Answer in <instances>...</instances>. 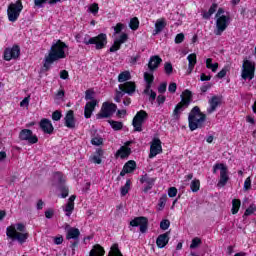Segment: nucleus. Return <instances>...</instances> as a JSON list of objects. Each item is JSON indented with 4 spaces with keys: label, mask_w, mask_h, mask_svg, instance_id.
I'll return each mask as SVG.
<instances>
[{
    "label": "nucleus",
    "mask_w": 256,
    "mask_h": 256,
    "mask_svg": "<svg viewBox=\"0 0 256 256\" xmlns=\"http://www.w3.org/2000/svg\"><path fill=\"white\" fill-rule=\"evenodd\" d=\"M163 63V59L159 57V55H154L150 57L148 62V69L151 73L145 72L144 73V81L146 83L145 89L143 91L144 95H148V99L150 103L153 105L155 99H157V93L151 89L153 85V81H155V76H153V71H157L159 69V65Z\"/></svg>",
    "instance_id": "f257e3e1"
},
{
    "label": "nucleus",
    "mask_w": 256,
    "mask_h": 256,
    "mask_svg": "<svg viewBox=\"0 0 256 256\" xmlns=\"http://www.w3.org/2000/svg\"><path fill=\"white\" fill-rule=\"evenodd\" d=\"M65 49H67V44L61 40H57L52 43L48 55L44 58L43 67L45 71H49V69H51V65H53L55 61L65 59L67 57V55H65Z\"/></svg>",
    "instance_id": "f03ea898"
},
{
    "label": "nucleus",
    "mask_w": 256,
    "mask_h": 256,
    "mask_svg": "<svg viewBox=\"0 0 256 256\" xmlns=\"http://www.w3.org/2000/svg\"><path fill=\"white\" fill-rule=\"evenodd\" d=\"M207 121V115L201 112L199 106H195L188 115V127L190 131L202 129Z\"/></svg>",
    "instance_id": "7ed1b4c3"
},
{
    "label": "nucleus",
    "mask_w": 256,
    "mask_h": 256,
    "mask_svg": "<svg viewBox=\"0 0 256 256\" xmlns=\"http://www.w3.org/2000/svg\"><path fill=\"white\" fill-rule=\"evenodd\" d=\"M181 101L175 106L173 110L172 116L175 119H179L181 117V113H183L184 110L191 105V101L193 99V92H191L189 89H186L181 95H180Z\"/></svg>",
    "instance_id": "20e7f679"
},
{
    "label": "nucleus",
    "mask_w": 256,
    "mask_h": 256,
    "mask_svg": "<svg viewBox=\"0 0 256 256\" xmlns=\"http://www.w3.org/2000/svg\"><path fill=\"white\" fill-rule=\"evenodd\" d=\"M83 43L84 45H95V49L97 50L104 49L107 45V34L100 33L96 37H90L86 34Z\"/></svg>",
    "instance_id": "39448f33"
},
{
    "label": "nucleus",
    "mask_w": 256,
    "mask_h": 256,
    "mask_svg": "<svg viewBox=\"0 0 256 256\" xmlns=\"http://www.w3.org/2000/svg\"><path fill=\"white\" fill-rule=\"evenodd\" d=\"M6 236L8 237V239H12V241H18L20 245H23V243H27V239H29V233L17 232L15 226H9L6 228Z\"/></svg>",
    "instance_id": "423d86ee"
},
{
    "label": "nucleus",
    "mask_w": 256,
    "mask_h": 256,
    "mask_svg": "<svg viewBox=\"0 0 256 256\" xmlns=\"http://www.w3.org/2000/svg\"><path fill=\"white\" fill-rule=\"evenodd\" d=\"M94 94L95 92L91 90H86L85 92V100L90 101V102H87L84 107L85 119H91V115H93V112L95 111V107H97V100L93 99Z\"/></svg>",
    "instance_id": "0eeeda50"
},
{
    "label": "nucleus",
    "mask_w": 256,
    "mask_h": 256,
    "mask_svg": "<svg viewBox=\"0 0 256 256\" xmlns=\"http://www.w3.org/2000/svg\"><path fill=\"white\" fill-rule=\"evenodd\" d=\"M242 79L244 81H252V79L255 78V62H251V60L244 59L242 64V73H241Z\"/></svg>",
    "instance_id": "6e6552de"
},
{
    "label": "nucleus",
    "mask_w": 256,
    "mask_h": 256,
    "mask_svg": "<svg viewBox=\"0 0 256 256\" xmlns=\"http://www.w3.org/2000/svg\"><path fill=\"white\" fill-rule=\"evenodd\" d=\"M21 11H23V4L21 1L18 0L16 3H11L7 9L8 21L15 23V21L19 19Z\"/></svg>",
    "instance_id": "1a4fd4ad"
},
{
    "label": "nucleus",
    "mask_w": 256,
    "mask_h": 256,
    "mask_svg": "<svg viewBox=\"0 0 256 256\" xmlns=\"http://www.w3.org/2000/svg\"><path fill=\"white\" fill-rule=\"evenodd\" d=\"M117 111V104L104 102L100 113L96 114V119H109Z\"/></svg>",
    "instance_id": "9d476101"
},
{
    "label": "nucleus",
    "mask_w": 256,
    "mask_h": 256,
    "mask_svg": "<svg viewBox=\"0 0 256 256\" xmlns=\"http://www.w3.org/2000/svg\"><path fill=\"white\" fill-rule=\"evenodd\" d=\"M148 117L149 115L145 110H140L139 112H137L132 120L134 131H138L139 133H141V131H143V123L147 121Z\"/></svg>",
    "instance_id": "9b49d317"
},
{
    "label": "nucleus",
    "mask_w": 256,
    "mask_h": 256,
    "mask_svg": "<svg viewBox=\"0 0 256 256\" xmlns=\"http://www.w3.org/2000/svg\"><path fill=\"white\" fill-rule=\"evenodd\" d=\"M19 139L20 141H27L29 145L39 143V138H37V135L33 134L31 129H22L19 133Z\"/></svg>",
    "instance_id": "f8f14e48"
},
{
    "label": "nucleus",
    "mask_w": 256,
    "mask_h": 256,
    "mask_svg": "<svg viewBox=\"0 0 256 256\" xmlns=\"http://www.w3.org/2000/svg\"><path fill=\"white\" fill-rule=\"evenodd\" d=\"M231 18L229 16L222 15L216 19V30L214 31L215 35H222L223 31L229 27V22Z\"/></svg>",
    "instance_id": "ddd939ff"
},
{
    "label": "nucleus",
    "mask_w": 256,
    "mask_h": 256,
    "mask_svg": "<svg viewBox=\"0 0 256 256\" xmlns=\"http://www.w3.org/2000/svg\"><path fill=\"white\" fill-rule=\"evenodd\" d=\"M131 227H140V232L147 233V227L149 225V221L147 218L141 216L136 217L132 221H130Z\"/></svg>",
    "instance_id": "4468645a"
},
{
    "label": "nucleus",
    "mask_w": 256,
    "mask_h": 256,
    "mask_svg": "<svg viewBox=\"0 0 256 256\" xmlns=\"http://www.w3.org/2000/svg\"><path fill=\"white\" fill-rule=\"evenodd\" d=\"M159 153H163V147L161 146V140L159 138H154L150 146L149 159L157 157Z\"/></svg>",
    "instance_id": "2eb2a0df"
},
{
    "label": "nucleus",
    "mask_w": 256,
    "mask_h": 256,
    "mask_svg": "<svg viewBox=\"0 0 256 256\" xmlns=\"http://www.w3.org/2000/svg\"><path fill=\"white\" fill-rule=\"evenodd\" d=\"M118 89L124 92V95H129L130 97L135 95V91L137 90V85L135 82H124L118 86Z\"/></svg>",
    "instance_id": "dca6fc26"
},
{
    "label": "nucleus",
    "mask_w": 256,
    "mask_h": 256,
    "mask_svg": "<svg viewBox=\"0 0 256 256\" xmlns=\"http://www.w3.org/2000/svg\"><path fill=\"white\" fill-rule=\"evenodd\" d=\"M21 53L19 46L15 45L12 48H6L4 50V61H11V59H17Z\"/></svg>",
    "instance_id": "f3484780"
},
{
    "label": "nucleus",
    "mask_w": 256,
    "mask_h": 256,
    "mask_svg": "<svg viewBox=\"0 0 256 256\" xmlns=\"http://www.w3.org/2000/svg\"><path fill=\"white\" fill-rule=\"evenodd\" d=\"M209 107L207 108V114L211 115V113H215L217 111V107L221 105V97L212 96L211 99L208 100Z\"/></svg>",
    "instance_id": "a211bd4d"
},
{
    "label": "nucleus",
    "mask_w": 256,
    "mask_h": 256,
    "mask_svg": "<svg viewBox=\"0 0 256 256\" xmlns=\"http://www.w3.org/2000/svg\"><path fill=\"white\" fill-rule=\"evenodd\" d=\"M40 129H42V131L44 133H47L48 135H51V133H53L54 128H53V124L51 123V120L44 118L40 121Z\"/></svg>",
    "instance_id": "6ab92c4d"
},
{
    "label": "nucleus",
    "mask_w": 256,
    "mask_h": 256,
    "mask_svg": "<svg viewBox=\"0 0 256 256\" xmlns=\"http://www.w3.org/2000/svg\"><path fill=\"white\" fill-rule=\"evenodd\" d=\"M168 243H169V232L160 234L156 239V245H157L158 249L165 248Z\"/></svg>",
    "instance_id": "aec40b11"
},
{
    "label": "nucleus",
    "mask_w": 256,
    "mask_h": 256,
    "mask_svg": "<svg viewBox=\"0 0 256 256\" xmlns=\"http://www.w3.org/2000/svg\"><path fill=\"white\" fill-rule=\"evenodd\" d=\"M228 173H229V170L227 169L226 166H224V168H222V171H220V179L217 184L218 187H225V185H227L229 181Z\"/></svg>",
    "instance_id": "412c9836"
},
{
    "label": "nucleus",
    "mask_w": 256,
    "mask_h": 256,
    "mask_svg": "<svg viewBox=\"0 0 256 256\" xmlns=\"http://www.w3.org/2000/svg\"><path fill=\"white\" fill-rule=\"evenodd\" d=\"M64 119L65 125L68 129H75V116L73 110H69Z\"/></svg>",
    "instance_id": "4be33fe9"
},
{
    "label": "nucleus",
    "mask_w": 256,
    "mask_h": 256,
    "mask_svg": "<svg viewBox=\"0 0 256 256\" xmlns=\"http://www.w3.org/2000/svg\"><path fill=\"white\" fill-rule=\"evenodd\" d=\"M188 60V70L187 73L188 75H191L193 73V69H195V65H197V54L192 53L187 56Z\"/></svg>",
    "instance_id": "5701e85b"
},
{
    "label": "nucleus",
    "mask_w": 256,
    "mask_h": 256,
    "mask_svg": "<svg viewBox=\"0 0 256 256\" xmlns=\"http://www.w3.org/2000/svg\"><path fill=\"white\" fill-rule=\"evenodd\" d=\"M80 235H81V231H79V228L71 227L67 230L66 239L68 241H70V239L77 241Z\"/></svg>",
    "instance_id": "b1692460"
},
{
    "label": "nucleus",
    "mask_w": 256,
    "mask_h": 256,
    "mask_svg": "<svg viewBox=\"0 0 256 256\" xmlns=\"http://www.w3.org/2000/svg\"><path fill=\"white\" fill-rule=\"evenodd\" d=\"M131 155V148L121 146L120 149L116 152V157H121V159H125Z\"/></svg>",
    "instance_id": "393cba45"
},
{
    "label": "nucleus",
    "mask_w": 256,
    "mask_h": 256,
    "mask_svg": "<svg viewBox=\"0 0 256 256\" xmlns=\"http://www.w3.org/2000/svg\"><path fill=\"white\" fill-rule=\"evenodd\" d=\"M101 157H103V150L97 149L95 154L90 156V161L92 163H95L96 165H101L102 163Z\"/></svg>",
    "instance_id": "a878e982"
},
{
    "label": "nucleus",
    "mask_w": 256,
    "mask_h": 256,
    "mask_svg": "<svg viewBox=\"0 0 256 256\" xmlns=\"http://www.w3.org/2000/svg\"><path fill=\"white\" fill-rule=\"evenodd\" d=\"M167 26V23H165L164 19H158L155 23V29L153 31V35H159L161 31H163V28Z\"/></svg>",
    "instance_id": "bb28decb"
},
{
    "label": "nucleus",
    "mask_w": 256,
    "mask_h": 256,
    "mask_svg": "<svg viewBox=\"0 0 256 256\" xmlns=\"http://www.w3.org/2000/svg\"><path fill=\"white\" fill-rule=\"evenodd\" d=\"M215 11H217V4H212L208 11H202V18L206 20L211 19V16L213 13H215Z\"/></svg>",
    "instance_id": "cd10ccee"
},
{
    "label": "nucleus",
    "mask_w": 256,
    "mask_h": 256,
    "mask_svg": "<svg viewBox=\"0 0 256 256\" xmlns=\"http://www.w3.org/2000/svg\"><path fill=\"white\" fill-rule=\"evenodd\" d=\"M123 168L125 169V171H127V173H133V171L137 169V162H135V160H130L125 163Z\"/></svg>",
    "instance_id": "c85d7f7f"
},
{
    "label": "nucleus",
    "mask_w": 256,
    "mask_h": 256,
    "mask_svg": "<svg viewBox=\"0 0 256 256\" xmlns=\"http://www.w3.org/2000/svg\"><path fill=\"white\" fill-rule=\"evenodd\" d=\"M131 79V72L124 71L118 75V82L119 83H127Z\"/></svg>",
    "instance_id": "c756f323"
},
{
    "label": "nucleus",
    "mask_w": 256,
    "mask_h": 256,
    "mask_svg": "<svg viewBox=\"0 0 256 256\" xmlns=\"http://www.w3.org/2000/svg\"><path fill=\"white\" fill-rule=\"evenodd\" d=\"M105 255V250L103 247L96 245L94 248L90 251V256H103Z\"/></svg>",
    "instance_id": "7c9ffc66"
},
{
    "label": "nucleus",
    "mask_w": 256,
    "mask_h": 256,
    "mask_svg": "<svg viewBox=\"0 0 256 256\" xmlns=\"http://www.w3.org/2000/svg\"><path fill=\"white\" fill-rule=\"evenodd\" d=\"M241 208V200L233 199L232 200V215H237L239 213V209Z\"/></svg>",
    "instance_id": "2f4dec72"
},
{
    "label": "nucleus",
    "mask_w": 256,
    "mask_h": 256,
    "mask_svg": "<svg viewBox=\"0 0 256 256\" xmlns=\"http://www.w3.org/2000/svg\"><path fill=\"white\" fill-rule=\"evenodd\" d=\"M155 181H157V178H151L148 174H144L140 178V183H147V185H155Z\"/></svg>",
    "instance_id": "473e14b6"
},
{
    "label": "nucleus",
    "mask_w": 256,
    "mask_h": 256,
    "mask_svg": "<svg viewBox=\"0 0 256 256\" xmlns=\"http://www.w3.org/2000/svg\"><path fill=\"white\" fill-rule=\"evenodd\" d=\"M206 67H207V69H211V71L213 73H215L217 71V69H219V64L218 63L213 64V59L207 58L206 59Z\"/></svg>",
    "instance_id": "72a5a7b5"
},
{
    "label": "nucleus",
    "mask_w": 256,
    "mask_h": 256,
    "mask_svg": "<svg viewBox=\"0 0 256 256\" xmlns=\"http://www.w3.org/2000/svg\"><path fill=\"white\" fill-rule=\"evenodd\" d=\"M108 123L114 131H121L123 129V122L108 120Z\"/></svg>",
    "instance_id": "f704fd0d"
},
{
    "label": "nucleus",
    "mask_w": 256,
    "mask_h": 256,
    "mask_svg": "<svg viewBox=\"0 0 256 256\" xmlns=\"http://www.w3.org/2000/svg\"><path fill=\"white\" fill-rule=\"evenodd\" d=\"M131 189V179H128L124 186L120 188V193L122 197H125L127 193H129V190Z\"/></svg>",
    "instance_id": "c9c22d12"
},
{
    "label": "nucleus",
    "mask_w": 256,
    "mask_h": 256,
    "mask_svg": "<svg viewBox=\"0 0 256 256\" xmlns=\"http://www.w3.org/2000/svg\"><path fill=\"white\" fill-rule=\"evenodd\" d=\"M165 205H167V194H163L158 202V211H163L165 209Z\"/></svg>",
    "instance_id": "e433bc0d"
},
{
    "label": "nucleus",
    "mask_w": 256,
    "mask_h": 256,
    "mask_svg": "<svg viewBox=\"0 0 256 256\" xmlns=\"http://www.w3.org/2000/svg\"><path fill=\"white\" fill-rule=\"evenodd\" d=\"M201 187V182L198 179L192 180L190 184V189L193 193H197Z\"/></svg>",
    "instance_id": "4c0bfd02"
},
{
    "label": "nucleus",
    "mask_w": 256,
    "mask_h": 256,
    "mask_svg": "<svg viewBox=\"0 0 256 256\" xmlns=\"http://www.w3.org/2000/svg\"><path fill=\"white\" fill-rule=\"evenodd\" d=\"M129 27L130 29H132V31H137L139 29V18L138 17L132 18L130 20Z\"/></svg>",
    "instance_id": "58836bf2"
},
{
    "label": "nucleus",
    "mask_w": 256,
    "mask_h": 256,
    "mask_svg": "<svg viewBox=\"0 0 256 256\" xmlns=\"http://www.w3.org/2000/svg\"><path fill=\"white\" fill-rule=\"evenodd\" d=\"M74 209H75V203L67 202L66 207L64 208L66 216L71 217V213H73Z\"/></svg>",
    "instance_id": "ea45409f"
},
{
    "label": "nucleus",
    "mask_w": 256,
    "mask_h": 256,
    "mask_svg": "<svg viewBox=\"0 0 256 256\" xmlns=\"http://www.w3.org/2000/svg\"><path fill=\"white\" fill-rule=\"evenodd\" d=\"M256 212V205L251 204L244 212L243 217H249V215H253Z\"/></svg>",
    "instance_id": "a19ab883"
},
{
    "label": "nucleus",
    "mask_w": 256,
    "mask_h": 256,
    "mask_svg": "<svg viewBox=\"0 0 256 256\" xmlns=\"http://www.w3.org/2000/svg\"><path fill=\"white\" fill-rule=\"evenodd\" d=\"M54 181H57L60 185H63V183H65V177H63L61 172H55Z\"/></svg>",
    "instance_id": "79ce46f5"
},
{
    "label": "nucleus",
    "mask_w": 256,
    "mask_h": 256,
    "mask_svg": "<svg viewBox=\"0 0 256 256\" xmlns=\"http://www.w3.org/2000/svg\"><path fill=\"white\" fill-rule=\"evenodd\" d=\"M129 39V36L127 34H122L120 35V37L118 39L115 40L116 43H118V45L121 47V45H123V43H127Z\"/></svg>",
    "instance_id": "37998d69"
},
{
    "label": "nucleus",
    "mask_w": 256,
    "mask_h": 256,
    "mask_svg": "<svg viewBox=\"0 0 256 256\" xmlns=\"http://www.w3.org/2000/svg\"><path fill=\"white\" fill-rule=\"evenodd\" d=\"M87 11L88 13H92L93 15H97V13H99V4L93 3L89 6Z\"/></svg>",
    "instance_id": "c03bdc74"
},
{
    "label": "nucleus",
    "mask_w": 256,
    "mask_h": 256,
    "mask_svg": "<svg viewBox=\"0 0 256 256\" xmlns=\"http://www.w3.org/2000/svg\"><path fill=\"white\" fill-rule=\"evenodd\" d=\"M125 95V92L121 91L119 88L116 90V95L114 97V101L116 103H121V99H123V96Z\"/></svg>",
    "instance_id": "a18cd8bd"
},
{
    "label": "nucleus",
    "mask_w": 256,
    "mask_h": 256,
    "mask_svg": "<svg viewBox=\"0 0 256 256\" xmlns=\"http://www.w3.org/2000/svg\"><path fill=\"white\" fill-rule=\"evenodd\" d=\"M59 189L61 191L62 199H65L69 196V188H67L65 185L62 184L61 186H59Z\"/></svg>",
    "instance_id": "49530a36"
},
{
    "label": "nucleus",
    "mask_w": 256,
    "mask_h": 256,
    "mask_svg": "<svg viewBox=\"0 0 256 256\" xmlns=\"http://www.w3.org/2000/svg\"><path fill=\"white\" fill-rule=\"evenodd\" d=\"M164 71L166 75H171V73H173V64H171V62H166L164 64Z\"/></svg>",
    "instance_id": "de8ad7c7"
},
{
    "label": "nucleus",
    "mask_w": 256,
    "mask_h": 256,
    "mask_svg": "<svg viewBox=\"0 0 256 256\" xmlns=\"http://www.w3.org/2000/svg\"><path fill=\"white\" fill-rule=\"evenodd\" d=\"M170 225H171V222L168 219L162 220L160 222V229H162V231H167Z\"/></svg>",
    "instance_id": "09e8293b"
},
{
    "label": "nucleus",
    "mask_w": 256,
    "mask_h": 256,
    "mask_svg": "<svg viewBox=\"0 0 256 256\" xmlns=\"http://www.w3.org/2000/svg\"><path fill=\"white\" fill-rule=\"evenodd\" d=\"M199 245H201V238L196 237V238L192 239L190 249H197V247H199Z\"/></svg>",
    "instance_id": "8fccbe9b"
},
{
    "label": "nucleus",
    "mask_w": 256,
    "mask_h": 256,
    "mask_svg": "<svg viewBox=\"0 0 256 256\" xmlns=\"http://www.w3.org/2000/svg\"><path fill=\"white\" fill-rule=\"evenodd\" d=\"M91 144L95 145L96 147H99V145H103V138H101V137H94L91 140Z\"/></svg>",
    "instance_id": "3c124183"
},
{
    "label": "nucleus",
    "mask_w": 256,
    "mask_h": 256,
    "mask_svg": "<svg viewBox=\"0 0 256 256\" xmlns=\"http://www.w3.org/2000/svg\"><path fill=\"white\" fill-rule=\"evenodd\" d=\"M228 71H229V67L226 66L220 72H218L216 77H218V79H223L227 75Z\"/></svg>",
    "instance_id": "603ef678"
},
{
    "label": "nucleus",
    "mask_w": 256,
    "mask_h": 256,
    "mask_svg": "<svg viewBox=\"0 0 256 256\" xmlns=\"http://www.w3.org/2000/svg\"><path fill=\"white\" fill-rule=\"evenodd\" d=\"M61 117H63V114H61L60 111L56 110L52 113V119L53 121H61Z\"/></svg>",
    "instance_id": "864d4df0"
},
{
    "label": "nucleus",
    "mask_w": 256,
    "mask_h": 256,
    "mask_svg": "<svg viewBox=\"0 0 256 256\" xmlns=\"http://www.w3.org/2000/svg\"><path fill=\"white\" fill-rule=\"evenodd\" d=\"M45 3H49V0H34L35 7H38V9L43 8Z\"/></svg>",
    "instance_id": "5fc2aeb1"
},
{
    "label": "nucleus",
    "mask_w": 256,
    "mask_h": 256,
    "mask_svg": "<svg viewBox=\"0 0 256 256\" xmlns=\"http://www.w3.org/2000/svg\"><path fill=\"white\" fill-rule=\"evenodd\" d=\"M223 168H225V164H223V163H217V164H215V165L213 166V173L215 174V173H217V171H219V170H220V172H222V171H223Z\"/></svg>",
    "instance_id": "6e6d98bb"
},
{
    "label": "nucleus",
    "mask_w": 256,
    "mask_h": 256,
    "mask_svg": "<svg viewBox=\"0 0 256 256\" xmlns=\"http://www.w3.org/2000/svg\"><path fill=\"white\" fill-rule=\"evenodd\" d=\"M174 41L177 45H179V43H181L182 41H185V34L183 33L177 34Z\"/></svg>",
    "instance_id": "4d7b16f0"
},
{
    "label": "nucleus",
    "mask_w": 256,
    "mask_h": 256,
    "mask_svg": "<svg viewBox=\"0 0 256 256\" xmlns=\"http://www.w3.org/2000/svg\"><path fill=\"white\" fill-rule=\"evenodd\" d=\"M119 49H121V46L114 41V44L110 47L109 51L110 53H115V51H119Z\"/></svg>",
    "instance_id": "13d9d810"
},
{
    "label": "nucleus",
    "mask_w": 256,
    "mask_h": 256,
    "mask_svg": "<svg viewBox=\"0 0 256 256\" xmlns=\"http://www.w3.org/2000/svg\"><path fill=\"white\" fill-rule=\"evenodd\" d=\"M168 196L169 197H177V188L175 187H170L168 189Z\"/></svg>",
    "instance_id": "bf43d9fd"
},
{
    "label": "nucleus",
    "mask_w": 256,
    "mask_h": 256,
    "mask_svg": "<svg viewBox=\"0 0 256 256\" xmlns=\"http://www.w3.org/2000/svg\"><path fill=\"white\" fill-rule=\"evenodd\" d=\"M251 189V177L246 178L244 182V191H249Z\"/></svg>",
    "instance_id": "052dcab7"
},
{
    "label": "nucleus",
    "mask_w": 256,
    "mask_h": 256,
    "mask_svg": "<svg viewBox=\"0 0 256 256\" xmlns=\"http://www.w3.org/2000/svg\"><path fill=\"white\" fill-rule=\"evenodd\" d=\"M168 91L169 93H175L177 91V83H170V85L168 86Z\"/></svg>",
    "instance_id": "680f3d73"
},
{
    "label": "nucleus",
    "mask_w": 256,
    "mask_h": 256,
    "mask_svg": "<svg viewBox=\"0 0 256 256\" xmlns=\"http://www.w3.org/2000/svg\"><path fill=\"white\" fill-rule=\"evenodd\" d=\"M167 91V82L160 84L158 87V93H165Z\"/></svg>",
    "instance_id": "e2e57ef3"
},
{
    "label": "nucleus",
    "mask_w": 256,
    "mask_h": 256,
    "mask_svg": "<svg viewBox=\"0 0 256 256\" xmlns=\"http://www.w3.org/2000/svg\"><path fill=\"white\" fill-rule=\"evenodd\" d=\"M167 98L165 97V96H163V95H158V97H157V99H156V101H157V104L158 105H163V103H165V100H166Z\"/></svg>",
    "instance_id": "0e129e2a"
},
{
    "label": "nucleus",
    "mask_w": 256,
    "mask_h": 256,
    "mask_svg": "<svg viewBox=\"0 0 256 256\" xmlns=\"http://www.w3.org/2000/svg\"><path fill=\"white\" fill-rule=\"evenodd\" d=\"M60 79H69V72H67V70L60 71Z\"/></svg>",
    "instance_id": "69168bd1"
},
{
    "label": "nucleus",
    "mask_w": 256,
    "mask_h": 256,
    "mask_svg": "<svg viewBox=\"0 0 256 256\" xmlns=\"http://www.w3.org/2000/svg\"><path fill=\"white\" fill-rule=\"evenodd\" d=\"M16 230L20 231V233H25V225L23 223L16 224Z\"/></svg>",
    "instance_id": "338daca9"
},
{
    "label": "nucleus",
    "mask_w": 256,
    "mask_h": 256,
    "mask_svg": "<svg viewBox=\"0 0 256 256\" xmlns=\"http://www.w3.org/2000/svg\"><path fill=\"white\" fill-rule=\"evenodd\" d=\"M123 27H124V25H123L122 23H118V24L116 25V27H114L115 33L117 34V33H119L120 31H123Z\"/></svg>",
    "instance_id": "774afa93"
}]
</instances>
